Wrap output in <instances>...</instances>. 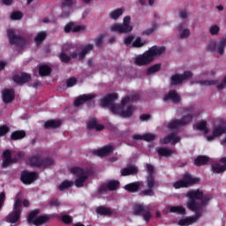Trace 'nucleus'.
I'll return each instance as SVG.
<instances>
[{"label": "nucleus", "mask_w": 226, "mask_h": 226, "mask_svg": "<svg viewBox=\"0 0 226 226\" xmlns=\"http://www.w3.org/2000/svg\"><path fill=\"white\" fill-rule=\"evenodd\" d=\"M195 116H199V113L196 109H187L184 112V115L181 120H175L169 124L168 128L170 130H176V128H181V126H185L190 123Z\"/></svg>", "instance_id": "obj_5"}, {"label": "nucleus", "mask_w": 226, "mask_h": 226, "mask_svg": "<svg viewBox=\"0 0 226 226\" xmlns=\"http://www.w3.org/2000/svg\"><path fill=\"white\" fill-rule=\"evenodd\" d=\"M96 213L97 215H110V210L104 207H99L96 208Z\"/></svg>", "instance_id": "obj_50"}, {"label": "nucleus", "mask_w": 226, "mask_h": 226, "mask_svg": "<svg viewBox=\"0 0 226 226\" xmlns=\"http://www.w3.org/2000/svg\"><path fill=\"white\" fill-rule=\"evenodd\" d=\"M4 66H6V63H4V62H0V72H1L2 70H4Z\"/></svg>", "instance_id": "obj_63"}, {"label": "nucleus", "mask_w": 226, "mask_h": 226, "mask_svg": "<svg viewBox=\"0 0 226 226\" xmlns=\"http://www.w3.org/2000/svg\"><path fill=\"white\" fill-rule=\"evenodd\" d=\"M156 136L153 133H146L143 135V140H147V142H151V140H154Z\"/></svg>", "instance_id": "obj_52"}, {"label": "nucleus", "mask_w": 226, "mask_h": 226, "mask_svg": "<svg viewBox=\"0 0 226 226\" xmlns=\"http://www.w3.org/2000/svg\"><path fill=\"white\" fill-rule=\"evenodd\" d=\"M52 69L49 65H41L39 67V73L41 77H47V75H50Z\"/></svg>", "instance_id": "obj_38"}, {"label": "nucleus", "mask_w": 226, "mask_h": 226, "mask_svg": "<svg viewBox=\"0 0 226 226\" xmlns=\"http://www.w3.org/2000/svg\"><path fill=\"white\" fill-rule=\"evenodd\" d=\"M195 183H199V178H193L192 175L186 173L181 180L175 182L173 186L176 189L188 188V186H192Z\"/></svg>", "instance_id": "obj_13"}, {"label": "nucleus", "mask_w": 226, "mask_h": 226, "mask_svg": "<svg viewBox=\"0 0 226 226\" xmlns=\"http://www.w3.org/2000/svg\"><path fill=\"white\" fill-rule=\"evenodd\" d=\"M180 140L181 137H179V135L171 133L161 139L160 142L161 144H173L176 146V144H177Z\"/></svg>", "instance_id": "obj_20"}, {"label": "nucleus", "mask_w": 226, "mask_h": 226, "mask_svg": "<svg viewBox=\"0 0 226 226\" xmlns=\"http://www.w3.org/2000/svg\"><path fill=\"white\" fill-rule=\"evenodd\" d=\"M20 207H22V200H20L19 197H16L13 210L7 215L6 222L9 223H17L20 220V215L22 213Z\"/></svg>", "instance_id": "obj_9"}, {"label": "nucleus", "mask_w": 226, "mask_h": 226, "mask_svg": "<svg viewBox=\"0 0 226 226\" xmlns=\"http://www.w3.org/2000/svg\"><path fill=\"white\" fill-rule=\"evenodd\" d=\"M17 155H18V158L11 159V156H17ZM23 156H24V153L22 152L16 154V153H11L9 150H6L5 152H4L3 167H8L10 163H17V162H19V160H20V158H22Z\"/></svg>", "instance_id": "obj_14"}, {"label": "nucleus", "mask_w": 226, "mask_h": 226, "mask_svg": "<svg viewBox=\"0 0 226 226\" xmlns=\"http://www.w3.org/2000/svg\"><path fill=\"white\" fill-rule=\"evenodd\" d=\"M209 33L212 36H218L220 34V26L218 25H212L209 27Z\"/></svg>", "instance_id": "obj_47"}, {"label": "nucleus", "mask_w": 226, "mask_h": 226, "mask_svg": "<svg viewBox=\"0 0 226 226\" xmlns=\"http://www.w3.org/2000/svg\"><path fill=\"white\" fill-rule=\"evenodd\" d=\"M95 96L96 95L94 94H87L80 95L75 100L74 105L75 107H80V105H83V103H86V102H89L93 100V98H95Z\"/></svg>", "instance_id": "obj_24"}, {"label": "nucleus", "mask_w": 226, "mask_h": 226, "mask_svg": "<svg viewBox=\"0 0 226 226\" xmlns=\"http://www.w3.org/2000/svg\"><path fill=\"white\" fill-rule=\"evenodd\" d=\"M147 170L148 172V177L147 178V190L142 191V195H147L149 197H153L154 195V191L153 189L156 186V182H154V178H153V172H154V167L151 164H147Z\"/></svg>", "instance_id": "obj_10"}, {"label": "nucleus", "mask_w": 226, "mask_h": 226, "mask_svg": "<svg viewBox=\"0 0 226 226\" xmlns=\"http://www.w3.org/2000/svg\"><path fill=\"white\" fill-rule=\"evenodd\" d=\"M177 33H178V36L181 40H186V38H190L192 32H190V28H188V26H186V25L185 23H181L179 24L177 27H176Z\"/></svg>", "instance_id": "obj_18"}, {"label": "nucleus", "mask_w": 226, "mask_h": 226, "mask_svg": "<svg viewBox=\"0 0 226 226\" xmlns=\"http://www.w3.org/2000/svg\"><path fill=\"white\" fill-rule=\"evenodd\" d=\"M139 119L141 121H149V119H151V116L150 115H147V114H145V115H141Z\"/></svg>", "instance_id": "obj_58"}, {"label": "nucleus", "mask_w": 226, "mask_h": 226, "mask_svg": "<svg viewBox=\"0 0 226 226\" xmlns=\"http://www.w3.org/2000/svg\"><path fill=\"white\" fill-rule=\"evenodd\" d=\"M124 43L126 47L142 49V47H145L146 45V41L142 40L140 36L129 35L124 39Z\"/></svg>", "instance_id": "obj_12"}, {"label": "nucleus", "mask_w": 226, "mask_h": 226, "mask_svg": "<svg viewBox=\"0 0 226 226\" xmlns=\"http://www.w3.org/2000/svg\"><path fill=\"white\" fill-rule=\"evenodd\" d=\"M87 126L90 128V130H96V132H102V130L104 128L103 125L99 124L96 120H90Z\"/></svg>", "instance_id": "obj_33"}, {"label": "nucleus", "mask_w": 226, "mask_h": 226, "mask_svg": "<svg viewBox=\"0 0 226 226\" xmlns=\"http://www.w3.org/2000/svg\"><path fill=\"white\" fill-rule=\"evenodd\" d=\"M103 38L104 36L103 35H99L97 38H96V41H95V43L98 47H100V45H102V43H103Z\"/></svg>", "instance_id": "obj_56"}, {"label": "nucleus", "mask_w": 226, "mask_h": 226, "mask_svg": "<svg viewBox=\"0 0 226 226\" xmlns=\"http://www.w3.org/2000/svg\"><path fill=\"white\" fill-rule=\"evenodd\" d=\"M157 153L158 154H160V156H172V154H174L175 152L170 148L160 147L157 148Z\"/></svg>", "instance_id": "obj_36"}, {"label": "nucleus", "mask_w": 226, "mask_h": 226, "mask_svg": "<svg viewBox=\"0 0 226 226\" xmlns=\"http://www.w3.org/2000/svg\"><path fill=\"white\" fill-rule=\"evenodd\" d=\"M15 99V92L13 89H4L3 91V100L4 103H10Z\"/></svg>", "instance_id": "obj_25"}, {"label": "nucleus", "mask_w": 226, "mask_h": 226, "mask_svg": "<svg viewBox=\"0 0 226 226\" xmlns=\"http://www.w3.org/2000/svg\"><path fill=\"white\" fill-rule=\"evenodd\" d=\"M209 162V158L206 156H199L194 160V165H206Z\"/></svg>", "instance_id": "obj_44"}, {"label": "nucleus", "mask_w": 226, "mask_h": 226, "mask_svg": "<svg viewBox=\"0 0 226 226\" xmlns=\"http://www.w3.org/2000/svg\"><path fill=\"white\" fill-rule=\"evenodd\" d=\"M165 52V48L153 46L147 51L135 57L134 63L139 66H144V64H149L152 61H154L156 57H160L162 54Z\"/></svg>", "instance_id": "obj_4"}, {"label": "nucleus", "mask_w": 226, "mask_h": 226, "mask_svg": "<svg viewBox=\"0 0 226 226\" xmlns=\"http://www.w3.org/2000/svg\"><path fill=\"white\" fill-rule=\"evenodd\" d=\"M23 206H24L25 207H29V201H28L27 200H25L23 201Z\"/></svg>", "instance_id": "obj_64"}, {"label": "nucleus", "mask_w": 226, "mask_h": 226, "mask_svg": "<svg viewBox=\"0 0 226 226\" xmlns=\"http://www.w3.org/2000/svg\"><path fill=\"white\" fill-rule=\"evenodd\" d=\"M123 13H124V9H116L109 13V18L112 20H117Z\"/></svg>", "instance_id": "obj_37"}, {"label": "nucleus", "mask_w": 226, "mask_h": 226, "mask_svg": "<svg viewBox=\"0 0 226 226\" xmlns=\"http://www.w3.org/2000/svg\"><path fill=\"white\" fill-rule=\"evenodd\" d=\"M187 207L194 213H199L202 211L205 206H207L209 200H211V196L208 194L204 195L202 191L192 190L187 192Z\"/></svg>", "instance_id": "obj_2"}, {"label": "nucleus", "mask_w": 226, "mask_h": 226, "mask_svg": "<svg viewBox=\"0 0 226 226\" xmlns=\"http://www.w3.org/2000/svg\"><path fill=\"white\" fill-rule=\"evenodd\" d=\"M213 172L215 174H222L226 170V157H222L220 160V162H217L212 166Z\"/></svg>", "instance_id": "obj_23"}, {"label": "nucleus", "mask_w": 226, "mask_h": 226, "mask_svg": "<svg viewBox=\"0 0 226 226\" xmlns=\"http://www.w3.org/2000/svg\"><path fill=\"white\" fill-rule=\"evenodd\" d=\"M28 165L38 167L39 169H49L52 167L54 160L52 158H43L40 155L33 156L27 161Z\"/></svg>", "instance_id": "obj_8"}, {"label": "nucleus", "mask_w": 226, "mask_h": 226, "mask_svg": "<svg viewBox=\"0 0 226 226\" xmlns=\"http://www.w3.org/2000/svg\"><path fill=\"white\" fill-rule=\"evenodd\" d=\"M2 1L4 4H6L7 6L13 4V0H2Z\"/></svg>", "instance_id": "obj_62"}, {"label": "nucleus", "mask_w": 226, "mask_h": 226, "mask_svg": "<svg viewBox=\"0 0 226 226\" xmlns=\"http://www.w3.org/2000/svg\"><path fill=\"white\" fill-rule=\"evenodd\" d=\"M45 128H59L61 126V121L59 120H49L45 123Z\"/></svg>", "instance_id": "obj_40"}, {"label": "nucleus", "mask_w": 226, "mask_h": 226, "mask_svg": "<svg viewBox=\"0 0 226 226\" xmlns=\"http://www.w3.org/2000/svg\"><path fill=\"white\" fill-rule=\"evenodd\" d=\"M24 137H26V132L24 131H16L11 135L12 140H20L21 139H24Z\"/></svg>", "instance_id": "obj_39"}, {"label": "nucleus", "mask_w": 226, "mask_h": 226, "mask_svg": "<svg viewBox=\"0 0 226 226\" xmlns=\"http://www.w3.org/2000/svg\"><path fill=\"white\" fill-rule=\"evenodd\" d=\"M138 170H139L136 166H130L122 170L121 174L122 176H132L133 174H137Z\"/></svg>", "instance_id": "obj_34"}, {"label": "nucleus", "mask_w": 226, "mask_h": 226, "mask_svg": "<svg viewBox=\"0 0 226 226\" xmlns=\"http://www.w3.org/2000/svg\"><path fill=\"white\" fill-rule=\"evenodd\" d=\"M24 17V14H22L21 11H13L11 14V20H20Z\"/></svg>", "instance_id": "obj_51"}, {"label": "nucleus", "mask_w": 226, "mask_h": 226, "mask_svg": "<svg viewBox=\"0 0 226 226\" xmlns=\"http://www.w3.org/2000/svg\"><path fill=\"white\" fill-rule=\"evenodd\" d=\"M115 100H117V94H108L102 100L101 105L102 107H108L112 114L121 117H130L133 114L135 108L128 106V103L132 102L130 97L126 96L122 99L120 105L114 103Z\"/></svg>", "instance_id": "obj_1"}, {"label": "nucleus", "mask_w": 226, "mask_h": 226, "mask_svg": "<svg viewBox=\"0 0 226 226\" xmlns=\"http://www.w3.org/2000/svg\"><path fill=\"white\" fill-rule=\"evenodd\" d=\"M225 132H226L225 122L221 121L217 125L215 126V128L212 132V135L207 136V140H208V142H211V140H215L216 139V137H220V136L223 135V133H225Z\"/></svg>", "instance_id": "obj_15"}, {"label": "nucleus", "mask_w": 226, "mask_h": 226, "mask_svg": "<svg viewBox=\"0 0 226 226\" xmlns=\"http://www.w3.org/2000/svg\"><path fill=\"white\" fill-rule=\"evenodd\" d=\"M49 206L54 207V206H59V200H53L49 202Z\"/></svg>", "instance_id": "obj_60"}, {"label": "nucleus", "mask_w": 226, "mask_h": 226, "mask_svg": "<svg viewBox=\"0 0 226 226\" xmlns=\"http://www.w3.org/2000/svg\"><path fill=\"white\" fill-rule=\"evenodd\" d=\"M62 221L64 222V223H72V216L64 215L62 216Z\"/></svg>", "instance_id": "obj_55"}, {"label": "nucleus", "mask_w": 226, "mask_h": 226, "mask_svg": "<svg viewBox=\"0 0 226 226\" xmlns=\"http://www.w3.org/2000/svg\"><path fill=\"white\" fill-rule=\"evenodd\" d=\"M139 188H142L141 182H135L125 185V190H127V192H137Z\"/></svg>", "instance_id": "obj_35"}, {"label": "nucleus", "mask_w": 226, "mask_h": 226, "mask_svg": "<svg viewBox=\"0 0 226 226\" xmlns=\"http://www.w3.org/2000/svg\"><path fill=\"white\" fill-rule=\"evenodd\" d=\"M192 77V73L190 72H184V75L176 74L171 77V84L173 86H179V84H183L186 79H190Z\"/></svg>", "instance_id": "obj_19"}, {"label": "nucleus", "mask_w": 226, "mask_h": 226, "mask_svg": "<svg viewBox=\"0 0 226 226\" xmlns=\"http://www.w3.org/2000/svg\"><path fill=\"white\" fill-rule=\"evenodd\" d=\"M31 79V76L26 73H22L20 75H16L13 77V81L16 82V84H25V82H29V79Z\"/></svg>", "instance_id": "obj_30"}, {"label": "nucleus", "mask_w": 226, "mask_h": 226, "mask_svg": "<svg viewBox=\"0 0 226 226\" xmlns=\"http://www.w3.org/2000/svg\"><path fill=\"white\" fill-rule=\"evenodd\" d=\"M188 11H182L179 12L180 19H188Z\"/></svg>", "instance_id": "obj_57"}, {"label": "nucleus", "mask_w": 226, "mask_h": 226, "mask_svg": "<svg viewBox=\"0 0 226 226\" xmlns=\"http://www.w3.org/2000/svg\"><path fill=\"white\" fill-rule=\"evenodd\" d=\"M216 41H210L207 45V50H208V52H212L213 54H216Z\"/></svg>", "instance_id": "obj_46"}, {"label": "nucleus", "mask_w": 226, "mask_h": 226, "mask_svg": "<svg viewBox=\"0 0 226 226\" xmlns=\"http://www.w3.org/2000/svg\"><path fill=\"white\" fill-rule=\"evenodd\" d=\"M10 132V127L7 125L0 126V137H4V135L7 134Z\"/></svg>", "instance_id": "obj_53"}, {"label": "nucleus", "mask_w": 226, "mask_h": 226, "mask_svg": "<svg viewBox=\"0 0 226 226\" xmlns=\"http://www.w3.org/2000/svg\"><path fill=\"white\" fill-rule=\"evenodd\" d=\"M195 130H199L205 135L209 132V129L207 128V122L206 120H201L199 121L195 125H194Z\"/></svg>", "instance_id": "obj_29"}, {"label": "nucleus", "mask_w": 226, "mask_h": 226, "mask_svg": "<svg viewBox=\"0 0 226 226\" xmlns=\"http://www.w3.org/2000/svg\"><path fill=\"white\" fill-rule=\"evenodd\" d=\"M156 29H158V24L154 22V23H152V26L150 28H147L142 32V35L143 36H150V34H153V33H154V31H156Z\"/></svg>", "instance_id": "obj_41"}, {"label": "nucleus", "mask_w": 226, "mask_h": 226, "mask_svg": "<svg viewBox=\"0 0 226 226\" xmlns=\"http://www.w3.org/2000/svg\"><path fill=\"white\" fill-rule=\"evenodd\" d=\"M197 220H199V215H196L195 216L185 217L178 221V225L180 226L192 225V223H195Z\"/></svg>", "instance_id": "obj_26"}, {"label": "nucleus", "mask_w": 226, "mask_h": 226, "mask_svg": "<svg viewBox=\"0 0 226 226\" xmlns=\"http://www.w3.org/2000/svg\"><path fill=\"white\" fill-rule=\"evenodd\" d=\"M170 213H177L178 215H185L186 209L183 206L170 207Z\"/></svg>", "instance_id": "obj_43"}, {"label": "nucleus", "mask_w": 226, "mask_h": 226, "mask_svg": "<svg viewBox=\"0 0 226 226\" xmlns=\"http://www.w3.org/2000/svg\"><path fill=\"white\" fill-rule=\"evenodd\" d=\"M86 26L83 25H77L75 23H68L64 26L65 33H80V31H84Z\"/></svg>", "instance_id": "obj_22"}, {"label": "nucleus", "mask_w": 226, "mask_h": 226, "mask_svg": "<svg viewBox=\"0 0 226 226\" xmlns=\"http://www.w3.org/2000/svg\"><path fill=\"white\" fill-rule=\"evenodd\" d=\"M164 102H174V103H177L180 102L181 97L176 91H170L168 94L163 97Z\"/></svg>", "instance_id": "obj_28"}, {"label": "nucleus", "mask_w": 226, "mask_h": 226, "mask_svg": "<svg viewBox=\"0 0 226 226\" xmlns=\"http://www.w3.org/2000/svg\"><path fill=\"white\" fill-rule=\"evenodd\" d=\"M93 50V44H87L81 53L78 54L75 48L70 45H64L61 54L59 55V59L62 63H70V61H79V59H84L86 54Z\"/></svg>", "instance_id": "obj_3"}, {"label": "nucleus", "mask_w": 226, "mask_h": 226, "mask_svg": "<svg viewBox=\"0 0 226 226\" xmlns=\"http://www.w3.org/2000/svg\"><path fill=\"white\" fill-rule=\"evenodd\" d=\"M113 151H114V147L112 145H108L97 150L95 152V154H97V156H109V154L113 153Z\"/></svg>", "instance_id": "obj_27"}, {"label": "nucleus", "mask_w": 226, "mask_h": 226, "mask_svg": "<svg viewBox=\"0 0 226 226\" xmlns=\"http://www.w3.org/2000/svg\"><path fill=\"white\" fill-rule=\"evenodd\" d=\"M77 84V79L76 78H71L67 79V87H73Z\"/></svg>", "instance_id": "obj_54"}, {"label": "nucleus", "mask_w": 226, "mask_h": 226, "mask_svg": "<svg viewBox=\"0 0 226 226\" xmlns=\"http://www.w3.org/2000/svg\"><path fill=\"white\" fill-rule=\"evenodd\" d=\"M6 198V195L4 192L0 193V208L2 207L3 204L4 203V199Z\"/></svg>", "instance_id": "obj_59"}, {"label": "nucleus", "mask_w": 226, "mask_h": 226, "mask_svg": "<svg viewBox=\"0 0 226 226\" xmlns=\"http://www.w3.org/2000/svg\"><path fill=\"white\" fill-rule=\"evenodd\" d=\"M73 185V182L65 180L62 182V184L59 185L60 192H63V190H68V188H72V185Z\"/></svg>", "instance_id": "obj_48"}, {"label": "nucleus", "mask_w": 226, "mask_h": 226, "mask_svg": "<svg viewBox=\"0 0 226 226\" xmlns=\"http://www.w3.org/2000/svg\"><path fill=\"white\" fill-rule=\"evenodd\" d=\"M132 22V18L126 16L124 18L123 24L115 23L111 25L110 31L113 33H118V34H124L127 33H132L133 26L130 24Z\"/></svg>", "instance_id": "obj_7"}, {"label": "nucleus", "mask_w": 226, "mask_h": 226, "mask_svg": "<svg viewBox=\"0 0 226 226\" xmlns=\"http://www.w3.org/2000/svg\"><path fill=\"white\" fill-rule=\"evenodd\" d=\"M162 68V64H156L147 70V74L148 75H153V73H156V72H160V69Z\"/></svg>", "instance_id": "obj_49"}, {"label": "nucleus", "mask_w": 226, "mask_h": 226, "mask_svg": "<svg viewBox=\"0 0 226 226\" xmlns=\"http://www.w3.org/2000/svg\"><path fill=\"white\" fill-rule=\"evenodd\" d=\"M70 172L75 179V186H77V188H82L87 181V177H89V171L80 167H72L71 168Z\"/></svg>", "instance_id": "obj_6"}, {"label": "nucleus", "mask_w": 226, "mask_h": 226, "mask_svg": "<svg viewBox=\"0 0 226 226\" xmlns=\"http://www.w3.org/2000/svg\"><path fill=\"white\" fill-rule=\"evenodd\" d=\"M38 215H40V209L32 210L28 214L27 222L30 225H43V223H47L50 220L49 215L38 216Z\"/></svg>", "instance_id": "obj_11"}, {"label": "nucleus", "mask_w": 226, "mask_h": 226, "mask_svg": "<svg viewBox=\"0 0 226 226\" xmlns=\"http://www.w3.org/2000/svg\"><path fill=\"white\" fill-rule=\"evenodd\" d=\"M225 47H226V38H222L216 44L215 54H217V56H223V52H225Z\"/></svg>", "instance_id": "obj_31"}, {"label": "nucleus", "mask_w": 226, "mask_h": 226, "mask_svg": "<svg viewBox=\"0 0 226 226\" xmlns=\"http://www.w3.org/2000/svg\"><path fill=\"white\" fill-rule=\"evenodd\" d=\"M117 186H119V182L116 181V180H112L108 182L107 184V187L105 186H102L100 189L101 193H103V192H107V188H109V190H116L117 188Z\"/></svg>", "instance_id": "obj_32"}, {"label": "nucleus", "mask_w": 226, "mask_h": 226, "mask_svg": "<svg viewBox=\"0 0 226 226\" xmlns=\"http://www.w3.org/2000/svg\"><path fill=\"white\" fill-rule=\"evenodd\" d=\"M38 178V175L34 172H29V171H23L21 175V181L25 185H31L33 181H35V179Z\"/></svg>", "instance_id": "obj_21"}, {"label": "nucleus", "mask_w": 226, "mask_h": 226, "mask_svg": "<svg viewBox=\"0 0 226 226\" xmlns=\"http://www.w3.org/2000/svg\"><path fill=\"white\" fill-rule=\"evenodd\" d=\"M132 139H135L136 140H141L142 139H144V137L143 135L136 134L132 136Z\"/></svg>", "instance_id": "obj_61"}, {"label": "nucleus", "mask_w": 226, "mask_h": 226, "mask_svg": "<svg viewBox=\"0 0 226 226\" xmlns=\"http://www.w3.org/2000/svg\"><path fill=\"white\" fill-rule=\"evenodd\" d=\"M134 215H142L145 222L151 220V213H149V207L144 205L134 206Z\"/></svg>", "instance_id": "obj_17"}, {"label": "nucleus", "mask_w": 226, "mask_h": 226, "mask_svg": "<svg viewBox=\"0 0 226 226\" xmlns=\"http://www.w3.org/2000/svg\"><path fill=\"white\" fill-rule=\"evenodd\" d=\"M7 34L9 37V41L12 45H18V47H24L26 45V41L22 37H19L15 34V30L10 28L7 30Z\"/></svg>", "instance_id": "obj_16"}, {"label": "nucleus", "mask_w": 226, "mask_h": 226, "mask_svg": "<svg viewBox=\"0 0 226 226\" xmlns=\"http://www.w3.org/2000/svg\"><path fill=\"white\" fill-rule=\"evenodd\" d=\"M216 75V70H212L208 72H202L200 75V79H213V77H215Z\"/></svg>", "instance_id": "obj_45"}, {"label": "nucleus", "mask_w": 226, "mask_h": 226, "mask_svg": "<svg viewBox=\"0 0 226 226\" xmlns=\"http://www.w3.org/2000/svg\"><path fill=\"white\" fill-rule=\"evenodd\" d=\"M47 38V32H40L37 34V35L34 37V41L37 43V45H40L43 40Z\"/></svg>", "instance_id": "obj_42"}]
</instances>
